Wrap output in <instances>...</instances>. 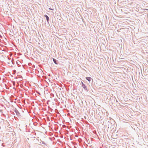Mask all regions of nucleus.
<instances>
[{
  "label": "nucleus",
  "mask_w": 148,
  "mask_h": 148,
  "mask_svg": "<svg viewBox=\"0 0 148 148\" xmlns=\"http://www.w3.org/2000/svg\"><path fill=\"white\" fill-rule=\"evenodd\" d=\"M82 87H83V88L86 91L88 92V90L87 87L85 84L84 85L83 84L82 86Z\"/></svg>",
  "instance_id": "nucleus-1"
},
{
  "label": "nucleus",
  "mask_w": 148,
  "mask_h": 148,
  "mask_svg": "<svg viewBox=\"0 0 148 148\" xmlns=\"http://www.w3.org/2000/svg\"><path fill=\"white\" fill-rule=\"evenodd\" d=\"M53 62L56 64H58V60H56L55 59H53Z\"/></svg>",
  "instance_id": "nucleus-2"
},
{
  "label": "nucleus",
  "mask_w": 148,
  "mask_h": 148,
  "mask_svg": "<svg viewBox=\"0 0 148 148\" xmlns=\"http://www.w3.org/2000/svg\"><path fill=\"white\" fill-rule=\"evenodd\" d=\"M45 17L46 18L47 22L49 23V17L48 16L45 14L44 15Z\"/></svg>",
  "instance_id": "nucleus-3"
},
{
  "label": "nucleus",
  "mask_w": 148,
  "mask_h": 148,
  "mask_svg": "<svg viewBox=\"0 0 148 148\" xmlns=\"http://www.w3.org/2000/svg\"><path fill=\"white\" fill-rule=\"evenodd\" d=\"M14 112L17 116H18L19 115L20 113L17 110H15Z\"/></svg>",
  "instance_id": "nucleus-4"
},
{
  "label": "nucleus",
  "mask_w": 148,
  "mask_h": 148,
  "mask_svg": "<svg viewBox=\"0 0 148 148\" xmlns=\"http://www.w3.org/2000/svg\"><path fill=\"white\" fill-rule=\"evenodd\" d=\"M86 79L88 80L89 82H90L91 79L92 78L90 77H86Z\"/></svg>",
  "instance_id": "nucleus-5"
},
{
  "label": "nucleus",
  "mask_w": 148,
  "mask_h": 148,
  "mask_svg": "<svg viewBox=\"0 0 148 148\" xmlns=\"http://www.w3.org/2000/svg\"><path fill=\"white\" fill-rule=\"evenodd\" d=\"M49 9L50 10H54L53 9H52V8H49Z\"/></svg>",
  "instance_id": "nucleus-6"
},
{
  "label": "nucleus",
  "mask_w": 148,
  "mask_h": 148,
  "mask_svg": "<svg viewBox=\"0 0 148 148\" xmlns=\"http://www.w3.org/2000/svg\"><path fill=\"white\" fill-rule=\"evenodd\" d=\"M82 83V86L83 84V85H84V84L83 83V82H81Z\"/></svg>",
  "instance_id": "nucleus-7"
},
{
  "label": "nucleus",
  "mask_w": 148,
  "mask_h": 148,
  "mask_svg": "<svg viewBox=\"0 0 148 148\" xmlns=\"http://www.w3.org/2000/svg\"><path fill=\"white\" fill-rule=\"evenodd\" d=\"M1 115H3V116H5V115L4 114H1Z\"/></svg>",
  "instance_id": "nucleus-8"
},
{
  "label": "nucleus",
  "mask_w": 148,
  "mask_h": 148,
  "mask_svg": "<svg viewBox=\"0 0 148 148\" xmlns=\"http://www.w3.org/2000/svg\"><path fill=\"white\" fill-rule=\"evenodd\" d=\"M0 112H2V110H0Z\"/></svg>",
  "instance_id": "nucleus-9"
},
{
  "label": "nucleus",
  "mask_w": 148,
  "mask_h": 148,
  "mask_svg": "<svg viewBox=\"0 0 148 148\" xmlns=\"http://www.w3.org/2000/svg\"><path fill=\"white\" fill-rule=\"evenodd\" d=\"M116 99V102H118L117 101V100Z\"/></svg>",
  "instance_id": "nucleus-10"
},
{
  "label": "nucleus",
  "mask_w": 148,
  "mask_h": 148,
  "mask_svg": "<svg viewBox=\"0 0 148 148\" xmlns=\"http://www.w3.org/2000/svg\"><path fill=\"white\" fill-rule=\"evenodd\" d=\"M14 83H15V82H13Z\"/></svg>",
  "instance_id": "nucleus-11"
}]
</instances>
